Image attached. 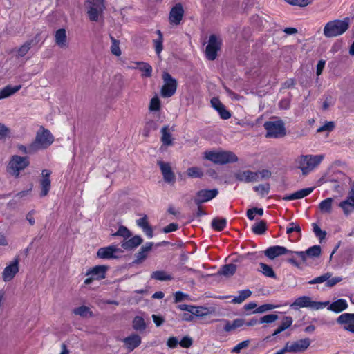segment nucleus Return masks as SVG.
Wrapping results in <instances>:
<instances>
[{
    "label": "nucleus",
    "mask_w": 354,
    "mask_h": 354,
    "mask_svg": "<svg viewBox=\"0 0 354 354\" xmlns=\"http://www.w3.org/2000/svg\"><path fill=\"white\" fill-rule=\"evenodd\" d=\"M293 253L294 252L290 251L286 248L280 245L269 247L265 251V255L270 259H274V258L283 254Z\"/></svg>",
    "instance_id": "a211bd4d"
},
{
    "label": "nucleus",
    "mask_w": 354,
    "mask_h": 354,
    "mask_svg": "<svg viewBox=\"0 0 354 354\" xmlns=\"http://www.w3.org/2000/svg\"><path fill=\"white\" fill-rule=\"evenodd\" d=\"M313 231L315 235L320 239H323L326 236V233L323 232L316 224H313Z\"/></svg>",
    "instance_id": "774afa93"
},
{
    "label": "nucleus",
    "mask_w": 354,
    "mask_h": 354,
    "mask_svg": "<svg viewBox=\"0 0 354 354\" xmlns=\"http://www.w3.org/2000/svg\"><path fill=\"white\" fill-rule=\"evenodd\" d=\"M278 319V316L274 314H269L262 317L259 319V323H272Z\"/></svg>",
    "instance_id": "5fc2aeb1"
},
{
    "label": "nucleus",
    "mask_w": 354,
    "mask_h": 354,
    "mask_svg": "<svg viewBox=\"0 0 354 354\" xmlns=\"http://www.w3.org/2000/svg\"><path fill=\"white\" fill-rule=\"evenodd\" d=\"M205 158L215 164L223 165L235 162L238 160L237 156L230 151H209L205 153Z\"/></svg>",
    "instance_id": "f03ea898"
},
{
    "label": "nucleus",
    "mask_w": 354,
    "mask_h": 354,
    "mask_svg": "<svg viewBox=\"0 0 354 354\" xmlns=\"http://www.w3.org/2000/svg\"><path fill=\"white\" fill-rule=\"evenodd\" d=\"M332 276V274L330 272H326L323 275H321L319 277H317L315 278L314 279L308 282L309 284H315V283H322L325 281L327 282V280L329 279Z\"/></svg>",
    "instance_id": "8fccbe9b"
},
{
    "label": "nucleus",
    "mask_w": 354,
    "mask_h": 354,
    "mask_svg": "<svg viewBox=\"0 0 354 354\" xmlns=\"http://www.w3.org/2000/svg\"><path fill=\"white\" fill-rule=\"evenodd\" d=\"M254 189L259 194L263 196L268 194L270 186L268 184L259 185L257 186L254 187Z\"/></svg>",
    "instance_id": "3c124183"
},
{
    "label": "nucleus",
    "mask_w": 354,
    "mask_h": 354,
    "mask_svg": "<svg viewBox=\"0 0 354 354\" xmlns=\"http://www.w3.org/2000/svg\"><path fill=\"white\" fill-rule=\"evenodd\" d=\"M122 253V250L115 245H111L107 247L100 248L97 252V255L101 259H115Z\"/></svg>",
    "instance_id": "4468645a"
},
{
    "label": "nucleus",
    "mask_w": 354,
    "mask_h": 354,
    "mask_svg": "<svg viewBox=\"0 0 354 354\" xmlns=\"http://www.w3.org/2000/svg\"><path fill=\"white\" fill-rule=\"evenodd\" d=\"M259 267H260V271L266 277H271V278H274L275 277V274L272 270V268L270 266H268L267 264H265L263 263H259Z\"/></svg>",
    "instance_id": "c03bdc74"
},
{
    "label": "nucleus",
    "mask_w": 354,
    "mask_h": 354,
    "mask_svg": "<svg viewBox=\"0 0 354 354\" xmlns=\"http://www.w3.org/2000/svg\"><path fill=\"white\" fill-rule=\"evenodd\" d=\"M187 174L191 178H201L203 176V171L198 167H192L187 169Z\"/></svg>",
    "instance_id": "37998d69"
},
{
    "label": "nucleus",
    "mask_w": 354,
    "mask_h": 354,
    "mask_svg": "<svg viewBox=\"0 0 354 354\" xmlns=\"http://www.w3.org/2000/svg\"><path fill=\"white\" fill-rule=\"evenodd\" d=\"M19 270V261L16 258L6 266L2 272V279L5 282L10 281Z\"/></svg>",
    "instance_id": "f8f14e48"
},
{
    "label": "nucleus",
    "mask_w": 354,
    "mask_h": 354,
    "mask_svg": "<svg viewBox=\"0 0 354 354\" xmlns=\"http://www.w3.org/2000/svg\"><path fill=\"white\" fill-rule=\"evenodd\" d=\"M160 108V101L158 97H153L149 104V110L151 111H158Z\"/></svg>",
    "instance_id": "864d4df0"
},
{
    "label": "nucleus",
    "mask_w": 354,
    "mask_h": 354,
    "mask_svg": "<svg viewBox=\"0 0 354 354\" xmlns=\"http://www.w3.org/2000/svg\"><path fill=\"white\" fill-rule=\"evenodd\" d=\"M141 342V337L137 334H131L123 339L124 346L129 352L138 347Z\"/></svg>",
    "instance_id": "412c9836"
},
{
    "label": "nucleus",
    "mask_w": 354,
    "mask_h": 354,
    "mask_svg": "<svg viewBox=\"0 0 354 354\" xmlns=\"http://www.w3.org/2000/svg\"><path fill=\"white\" fill-rule=\"evenodd\" d=\"M54 141V137L48 129L41 127L36 134L35 141L30 145V151L46 149Z\"/></svg>",
    "instance_id": "7ed1b4c3"
},
{
    "label": "nucleus",
    "mask_w": 354,
    "mask_h": 354,
    "mask_svg": "<svg viewBox=\"0 0 354 354\" xmlns=\"http://www.w3.org/2000/svg\"><path fill=\"white\" fill-rule=\"evenodd\" d=\"M310 344L309 338H304L295 342H288L286 344V350L290 353H299L306 350Z\"/></svg>",
    "instance_id": "ddd939ff"
},
{
    "label": "nucleus",
    "mask_w": 354,
    "mask_h": 354,
    "mask_svg": "<svg viewBox=\"0 0 354 354\" xmlns=\"http://www.w3.org/2000/svg\"><path fill=\"white\" fill-rule=\"evenodd\" d=\"M235 178L243 183H252L259 180V174L250 170H241L235 174Z\"/></svg>",
    "instance_id": "6ab92c4d"
},
{
    "label": "nucleus",
    "mask_w": 354,
    "mask_h": 354,
    "mask_svg": "<svg viewBox=\"0 0 354 354\" xmlns=\"http://www.w3.org/2000/svg\"><path fill=\"white\" fill-rule=\"evenodd\" d=\"M212 227L217 231H221L226 226V220L224 218H215L212 223Z\"/></svg>",
    "instance_id": "de8ad7c7"
},
{
    "label": "nucleus",
    "mask_w": 354,
    "mask_h": 354,
    "mask_svg": "<svg viewBox=\"0 0 354 354\" xmlns=\"http://www.w3.org/2000/svg\"><path fill=\"white\" fill-rule=\"evenodd\" d=\"M334 128V123L333 122H328L323 126L317 129V132L331 131Z\"/></svg>",
    "instance_id": "052dcab7"
},
{
    "label": "nucleus",
    "mask_w": 354,
    "mask_h": 354,
    "mask_svg": "<svg viewBox=\"0 0 354 354\" xmlns=\"http://www.w3.org/2000/svg\"><path fill=\"white\" fill-rule=\"evenodd\" d=\"M267 138H278L286 135V129L281 120L268 121L264 124Z\"/></svg>",
    "instance_id": "423d86ee"
},
{
    "label": "nucleus",
    "mask_w": 354,
    "mask_h": 354,
    "mask_svg": "<svg viewBox=\"0 0 354 354\" xmlns=\"http://www.w3.org/2000/svg\"><path fill=\"white\" fill-rule=\"evenodd\" d=\"M29 165L28 158L19 156H13L9 162L8 171L15 176H18L21 171Z\"/></svg>",
    "instance_id": "6e6552de"
},
{
    "label": "nucleus",
    "mask_w": 354,
    "mask_h": 354,
    "mask_svg": "<svg viewBox=\"0 0 354 354\" xmlns=\"http://www.w3.org/2000/svg\"><path fill=\"white\" fill-rule=\"evenodd\" d=\"M218 193V192L216 189H201L197 192L196 198H194V202L198 205L207 202L215 198Z\"/></svg>",
    "instance_id": "dca6fc26"
},
{
    "label": "nucleus",
    "mask_w": 354,
    "mask_h": 354,
    "mask_svg": "<svg viewBox=\"0 0 354 354\" xmlns=\"http://www.w3.org/2000/svg\"><path fill=\"white\" fill-rule=\"evenodd\" d=\"M209 311L207 308L203 306H192L190 313L196 317H204L208 314Z\"/></svg>",
    "instance_id": "58836bf2"
},
{
    "label": "nucleus",
    "mask_w": 354,
    "mask_h": 354,
    "mask_svg": "<svg viewBox=\"0 0 354 354\" xmlns=\"http://www.w3.org/2000/svg\"><path fill=\"white\" fill-rule=\"evenodd\" d=\"M165 181L170 183L174 180L175 176L168 163L160 161L158 162Z\"/></svg>",
    "instance_id": "cd10ccee"
},
{
    "label": "nucleus",
    "mask_w": 354,
    "mask_h": 354,
    "mask_svg": "<svg viewBox=\"0 0 354 354\" xmlns=\"http://www.w3.org/2000/svg\"><path fill=\"white\" fill-rule=\"evenodd\" d=\"M133 327L136 330H144L146 328V324L144 319L140 316H136L133 320Z\"/></svg>",
    "instance_id": "a19ab883"
},
{
    "label": "nucleus",
    "mask_w": 354,
    "mask_h": 354,
    "mask_svg": "<svg viewBox=\"0 0 354 354\" xmlns=\"http://www.w3.org/2000/svg\"><path fill=\"white\" fill-rule=\"evenodd\" d=\"M142 241L143 240L141 236L136 235L131 238L122 241L121 246L126 250H132L139 246Z\"/></svg>",
    "instance_id": "5701e85b"
},
{
    "label": "nucleus",
    "mask_w": 354,
    "mask_h": 354,
    "mask_svg": "<svg viewBox=\"0 0 354 354\" xmlns=\"http://www.w3.org/2000/svg\"><path fill=\"white\" fill-rule=\"evenodd\" d=\"M339 207L346 216L354 212V186L351 188L347 198L339 203Z\"/></svg>",
    "instance_id": "f3484780"
},
{
    "label": "nucleus",
    "mask_w": 354,
    "mask_h": 354,
    "mask_svg": "<svg viewBox=\"0 0 354 354\" xmlns=\"http://www.w3.org/2000/svg\"><path fill=\"white\" fill-rule=\"evenodd\" d=\"M324 159L323 154H306L299 156L295 160V167L304 176H306L315 170Z\"/></svg>",
    "instance_id": "f257e3e1"
},
{
    "label": "nucleus",
    "mask_w": 354,
    "mask_h": 354,
    "mask_svg": "<svg viewBox=\"0 0 354 354\" xmlns=\"http://www.w3.org/2000/svg\"><path fill=\"white\" fill-rule=\"evenodd\" d=\"M342 281V277H335L333 278L330 277L329 279L327 280L326 286L328 287H333Z\"/></svg>",
    "instance_id": "0e129e2a"
},
{
    "label": "nucleus",
    "mask_w": 354,
    "mask_h": 354,
    "mask_svg": "<svg viewBox=\"0 0 354 354\" xmlns=\"http://www.w3.org/2000/svg\"><path fill=\"white\" fill-rule=\"evenodd\" d=\"M301 232V227L299 225H297L294 223H289L288 226L286 229V233L288 234H290L292 232H297L300 233Z\"/></svg>",
    "instance_id": "4d7b16f0"
},
{
    "label": "nucleus",
    "mask_w": 354,
    "mask_h": 354,
    "mask_svg": "<svg viewBox=\"0 0 354 354\" xmlns=\"http://www.w3.org/2000/svg\"><path fill=\"white\" fill-rule=\"evenodd\" d=\"M10 129L3 124L0 123V140L4 139L8 136Z\"/></svg>",
    "instance_id": "680f3d73"
},
{
    "label": "nucleus",
    "mask_w": 354,
    "mask_h": 354,
    "mask_svg": "<svg viewBox=\"0 0 354 354\" xmlns=\"http://www.w3.org/2000/svg\"><path fill=\"white\" fill-rule=\"evenodd\" d=\"M286 3L300 7H305L313 2V0H284Z\"/></svg>",
    "instance_id": "603ef678"
},
{
    "label": "nucleus",
    "mask_w": 354,
    "mask_h": 354,
    "mask_svg": "<svg viewBox=\"0 0 354 354\" xmlns=\"http://www.w3.org/2000/svg\"><path fill=\"white\" fill-rule=\"evenodd\" d=\"M174 129L169 128L168 126H165L161 129V142L165 146H169L173 144L174 138L172 137V133Z\"/></svg>",
    "instance_id": "bb28decb"
},
{
    "label": "nucleus",
    "mask_w": 354,
    "mask_h": 354,
    "mask_svg": "<svg viewBox=\"0 0 354 354\" xmlns=\"http://www.w3.org/2000/svg\"><path fill=\"white\" fill-rule=\"evenodd\" d=\"M252 295V292L248 290H243L239 292V295L237 296L234 297V298L232 300V303L233 304H241L246 299L250 297Z\"/></svg>",
    "instance_id": "c9c22d12"
},
{
    "label": "nucleus",
    "mask_w": 354,
    "mask_h": 354,
    "mask_svg": "<svg viewBox=\"0 0 354 354\" xmlns=\"http://www.w3.org/2000/svg\"><path fill=\"white\" fill-rule=\"evenodd\" d=\"M175 302L178 303L189 297V295L183 293V292L178 291L175 293Z\"/></svg>",
    "instance_id": "e2e57ef3"
},
{
    "label": "nucleus",
    "mask_w": 354,
    "mask_h": 354,
    "mask_svg": "<svg viewBox=\"0 0 354 354\" xmlns=\"http://www.w3.org/2000/svg\"><path fill=\"white\" fill-rule=\"evenodd\" d=\"M112 235L122 236L124 240H126L131 236V233L126 227L120 226L118 231Z\"/></svg>",
    "instance_id": "49530a36"
},
{
    "label": "nucleus",
    "mask_w": 354,
    "mask_h": 354,
    "mask_svg": "<svg viewBox=\"0 0 354 354\" xmlns=\"http://www.w3.org/2000/svg\"><path fill=\"white\" fill-rule=\"evenodd\" d=\"M56 45L60 48H66L68 46L66 31L64 28L58 29L55 34Z\"/></svg>",
    "instance_id": "393cba45"
},
{
    "label": "nucleus",
    "mask_w": 354,
    "mask_h": 354,
    "mask_svg": "<svg viewBox=\"0 0 354 354\" xmlns=\"http://www.w3.org/2000/svg\"><path fill=\"white\" fill-rule=\"evenodd\" d=\"M252 232L256 234H262L266 230V223L264 221H260L254 223L252 226Z\"/></svg>",
    "instance_id": "ea45409f"
},
{
    "label": "nucleus",
    "mask_w": 354,
    "mask_h": 354,
    "mask_svg": "<svg viewBox=\"0 0 354 354\" xmlns=\"http://www.w3.org/2000/svg\"><path fill=\"white\" fill-rule=\"evenodd\" d=\"M192 343L193 341L192 338L188 336H185L180 340L179 344L183 348H189L192 345Z\"/></svg>",
    "instance_id": "13d9d810"
},
{
    "label": "nucleus",
    "mask_w": 354,
    "mask_h": 354,
    "mask_svg": "<svg viewBox=\"0 0 354 354\" xmlns=\"http://www.w3.org/2000/svg\"><path fill=\"white\" fill-rule=\"evenodd\" d=\"M278 307H279V306H278V305L266 304L261 305V306H259L258 308H257L255 309V310L254 311V313H263L273 310L274 308H277Z\"/></svg>",
    "instance_id": "09e8293b"
},
{
    "label": "nucleus",
    "mask_w": 354,
    "mask_h": 354,
    "mask_svg": "<svg viewBox=\"0 0 354 354\" xmlns=\"http://www.w3.org/2000/svg\"><path fill=\"white\" fill-rule=\"evenodd\" d=\"M184 10L180 4H176L170 11L169 21L171 24H180L183 16Z\"/></svg>",
    "instance_id": "4be33fe9"
},
{
    "label": "nucleus",
    "mask_w": 354,
    "mask_h": 354,
    "mask_svg": "<svg viewBox=\"0 0 354 354\" xmlns=\"http://www.w3.org/2000/svg\"><path fill=\"white\" fill-rule=\"evenodd\" d=\"M337 322L342 325L345 330L354 333V313L342 314L337 317Z\"/></svg>",
    "instance_id": "2eb2a0df"
},
{
    "label": "nucleus",
    "mask_w": 354,
    "mask_h": 354,
    "mask_svg": "<svg viewBox=\"0 0 354 354\" xmlns=\"http://www.w3.org/2000/svg\"><path fill=\"white\" fill-rule=\"evenodd\" d=\"M111 45L110 47L111 52L113 55L119 57L121 55L122 52L120 48V41L115 39L113 37H111Z\"/></svg>",
    "instance_id": "79ce46f5"
},
{
    "label": "nucleus",
    "mask_w": 354,
    "mask_h": 354,
    "mask_svg": "<svg viewBox=\"0 0 354 354\" xmlns=\"http://www.w3.org/2000/svg\"><path fill=\"white\" fill-rule=\"evenodd\" d=\"M328 310L333 311L335 313H340L348 308V304L346 300L344 299H339L327 306Z\"/></svg>",
    "instance_id": "c85d7f7f"
},
{
    "label": "nucleus",
    "mask_w": 354,
    "mask_h": 354,
    "mask_svg": "<svg viewBox=\"0 0 354 354\" xmlns=\"http://www.w3.org/2000/svg\"><path fill=\"white\" fill-rule=\"evenodd\" d=\"M329 304V301H315L310 297L303 296L298 297L295 301L290 304V307L295 310L301 308H309L312 310H319L326 307Z\"/></svg>",
    "instance_id": "39448f33"
},
{
    "label": "nucleus",
    "mask_w": 354,
    "mask_h": 354,
    "mask_svg": "<svg viewBox=\"0 0 354 354\" xmlns=\"http://www.w3.org/2000/svg\"><path fill=\"white\" fill-rule=\"evenodd\" d=\"M294 254H297L299 257L304 261L306 260L307 257H319L321 254V248L319 245H314L313 247L309 248L305 252H294Z\"/></svg>",
    "instance_id": "b1692460"
},
{
    "label": "nucleus",
    "mask_w": 354,
    "mask_h": 354,
    "mask_svg": "<svg viewBox=\"0 0 354 354\" xmlns=\"http://www.w3.org/2000/svg\"><path fill=\"white\" fill-rule=\"evenodd\" d=\"M164 84L161 88V95L163 97H170L174 95L177 88V82L170 74L164 72L162 74Z\"/></svg>",
    "instance_id": "1a4fd4ad"
},
{
    "label": "nucleus",
    "mask_w": 354,
    "mask_h": 354,
    "mask_svg": "<svg viewBox=\"0 0 354 354\" xmlns=\"http://www.w3.org/2000/svg\"><path fill=\"white\" fill-rule=\"evenodd\" d=\"M333 199L332 198H327L325 200L322 201L318 208L322 214H330L333 209Z\"/></svg>",
    "instance_id": "2f4dec72"
},
{
    "label": "nucleus",
    "mask_w": 354,
    "mask_h": 354,
    "mask_svg": "<svg viewBox=\"0 0 354 354\" xmlns=\"http://www.w3.org/2000/svg\"><path fill=\"white\" fill-rule=\"evenodd\" d=\"M151 279L161 281H170L173 279V277L171 276V274H168L167 272L163 270L153 272L151 274Z\"/></svg>",
    "instance_id": "72a5a7b5"
},
{
    "label": "nucleus",
    "mask_w": 354,
    "mask_h": 354,
    "mask_svg": "<svg viewBox=\"0 0 354 354\" xmlns=\"http://www.w3.org/2000/svg\"><path fill=\"white\" fill-rule=\"evenodd\" d=\"M313 190H314V187H308V188L302 189H300L299 191L294 192L292 194L285 196L283 198V199L286 201H292V200L301 199V198H303L308 196L309 194H310Z\"/></svg>",
    "instance_id": "a878e982"
},
{
    "label": "nucleus",
    "mask_w": 354,
    "mask_h": 354,
    "mask_svg": "<svg viewBox=\"0 0 354 354\" xmlns=\"http://www.w3.org/2000/svg\"><path fill=\"white\" fill-rule=\"evenodd\" d=\"M236 270V266L232 263L224 266L219 271V273L226 277L233 275Z\"/></svg>",
    "instance_id": "e433bc0d"
},
{
    "label": "nucleus",
    "mask_w": 354,
    "mask_h": 354,
    "mask_svg": "<svg viewBox=\"0 0 354 354\" xmlns=\"http://www.w3.org/2000/svg\"><path fill=\"white\" fill-rule=\"evenodd\" d=\"M86 7L91 21H97L104 9V0H87Z\"/></svg>",
    "instance_id": "0eeeda50"
},
{
    "label": "nucleus",
    "mask_w": 354,
    "mask_h": 354,
    "mask_svg": "<svg viewBox=\"0 0 354 354\" xmlns=\"http://www.w3.org/2000/svg\"><path fill=\"white\" fill-rule=\"evenodd\" d=\"M73 313L83 317H88L92 316V312L90 308L86 306H81L73 310Z\"/></svg>",
    "instance_id": "4c0bfd02"
},
{
    "label": "nucleus",
    "mask_w": 354,
    "mask_h": 354,
    "mask_svg": "<svg viewBox=\"0 0 354 354\" xmlns=\"http://www.w3.org/2000/svg\"><path fill=\"white\" fill-rule=\"evenodd\" d=\"M245 325V320L241 318L235 319L232 322L234 330Z\"/></svg>",
    "instance_id": "69168bd1"
},
{
    "label": "nucleus",
    "mask_w": 354,
    "mask_h": 354,
    "mask_svg": "<svg viewBox=\"0 0 354 354\" xmlns=\"http://www.w3.org/2000/svg\"><path fill=\"white\" fill-rule=\"evenodd\" d=\"M221 45V39L215 35H211L208 44L206 46L205 55L209 60H214L217 56V52L220 50Z\"/></svg>",
    "instance_id": "9b49d317"
},
{
    "label": "nucleus",
    "mask_w": 354,
    "mask_h": 354,
    "mask_svg": "<svg viewBox=\"0 0 354 354\" xmlns=\"http://www.w3.org/2000/svg\"><path fill=\"white\" fill-rule=\"evenodd\" d=\"M156 34L158 37L153 39L152 42L156 53L159 56L163 49V36L160 30H157Z\"/></svg>",
    "instance_id": "473e14b6"
},
{
    "label": "nucleus",
    "mask_w": 354,
    "mask_h": 354,
    "mask_svg": "<svg viewBox=\"0 0 354 354\" xmlns=\"http://www.w3.org/2000/svg\"><path fill=\"white\" fill-rule=\"evenodd\" d=\"M153 246V243H147L142 246L140 250L136 255V263H142L147 257L148 253L151 251Z\"/></svg>",
    "instance_id": "c756f323"
},
{
    "label": "nucleus",
    "mask_w": 354,
    "mask_h": 354,
    "mask_svg": "<svg viewBox=\"0 0 354 354\" xmlns=\"http://www.w3.org/2000/svg\"><path fill=\"white\" fill-rule=\"evenodd\" d=\"M136 68L139 69L142 73V76L145 77H149L151 76L152 73V67L146 62H137Z\"/></svg>",
    "instance_id": "f704fd0d"
},
{
    "label": "nucleus",
    "mask_w": 354,
    "mask_h": 354,
    "mask_svg": "<svg viewBox=\"0 0 354 354\" xmlns=\"http://www.w3.org/2000/svg\"><path fill=\"white\" fill-rule=\"evenodd\" d=\"M250 344V340L243 341L239 343L232 349V353H239L242 349L246 348Z\"/></svg>",
    "instance_id": "6e6d98bb"
},
{
    "label": "nucleus",
    "mask_w": 354,
    "mask_h": 354,
    "mask_svg": "<svg viewBox=\"0 0 354 354\" xmlns=\"http://www.w3.org/2000/svg\"><path fill=\"white\" fill-rule=\"evenodd\" d=\"M107 270L108 268L106 266H96L87 270L86 275L88 277L85 279L84 284L88 285L91 283L94 280H100L104 279Z\"/></svg>",
    "instance_id": "9d476101"
},
{
    "label": "nucleus",
    "mask_w": 354,
    "mask_h": 354,
    "mask_svg": "<svg viewBox=\"0 0 354 354\" xmlns=\"http://www.w3.org/2000/svg\"><path fill=\"white\" fill-rule=\"evenodd\" d=\"M32 46V41H28L24 43L21 47H19L17 50V55L18 57H24L25 56L28 50L30 49Z\"/></svg>",
    "instance_id": "a18cd8bd"
},
{
    "label": "nucleus",
    "mask_w": 354,
    "mask_h": 354,
    "mask_svg": "<svg viewBox=\"0 0 354 354\" xmlns=\"http://www.w3.org/2000/svg\"><path fill=\"white\" fill-rule=\"evenodd\" d=\"M178 344H179L178 340L176 337H169L167 342V346L171 348H176Z\"/></svg>",
    "instance_id": "338daca9"
},
{
    "label": "nucleus",
    "mask_w": 354,
    "mask_h": 354,
    "mask_svg": "<svg viewBox=\"0 0 354 354\" xmlns=\"http://www.w3.org/2000/svg\"><path fill=\"white\" fill-rule=\"evenodd\" d=\"M21 85H17L15 86L8 85L4 88L0 89V100L12 95L13 94L19 91L21 89Z\"/></svg>",
    "instance_id": "7c9ffc66"
},
{
    "label": "nucleus",
    "mask_w": 354,
    "mask_h": 354,
    "mask_svg": "<svg viewBox=\"0 0 354 354\" xmlns=\"http://www.w3.org/2000/svg\"><path fill=\"white\" fill-rule=\"evenodd\" d=\"M50 174V171L48 169H44L41 172V178L39 181L41 189V196H46L50 189V180L49 178Z\"/></svg>",
    "instance_id": "aec40b11"
},
{
    "label": "nucleus",
    "mask_w": 354,
    "mask_h": 354,
    "mask_svg": "<svg viewBox=\"0 0 354 354\" xmlns=\"http://www.w3.org/2000/svg\"><path fill=\"white\" fill-rule=\"evenodd\" d=\"M348 19L334 20L328 22L324 28V35L326 37H333L342 35L348 28Z\"/></svg>",
    "instance_id": "20e7f679"
},
{
    "label": "nucleus",
    "mask_w": 354,
    "mask_h": 354,
    "mask_svg": "<svg viewBox=\"0 0 354 354\" xmlns=\"http://www.w3.org/2000/svg\"><path fill=\"white\" fill-rule=\"evenodd\" d=\"M293 319L290 316L284 317L281 321V326L283 327L285 330L290 327V326L292 324Z\"/></svg>",
    "instance_id": "bf43d9fd"
}]
</instances>
